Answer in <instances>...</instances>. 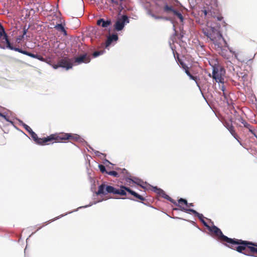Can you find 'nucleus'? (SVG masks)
<instances>
[{"label":"nucleus","mask_w":257,"mask_h":257,"mask_svg":"<svg viewBox=\"0 0 257 257\" xmlns=\"http://www.w3.org/2000/svg\"><path fill=\"white\" fill-rule=\"evenodd\" d=\"M209 23L207 21L206 28L202 29V32L214 45V49L221 56L225 57L227 50L223 48V43L224 45H227V43L222 36L219 28H215L212 26H209Z\"/></svg>","instance_id":"nucleus-1"},{"label":"nucleus","mask_w":257,"mask_h":257,"mask_svg":"<svg viewBox=\"0 0 257 257\" xmlns=\"http://www.w3.org/2000/svg\"><path fill=\"white\" fill-rule=\"evenodd\" d=\"M0 48L4 49H9L12 50H14L32 58H36L42 62H45L49 64V62L41 55L34 54L28 51L23 50L21 49L14 47L11 43L8 38V36L5 32V29L2 24L0 25Z\"/></svg>","instance_id":"nucleus-2"},{"label":"nucleus","mask_w":257,"mask_h":257,"mask_svg":"<svg viewBox=\"0 0 257 257\" xmlns=\"http://www.w3.org/2000/svg\"><path fill=\"white\" fill-rule=\"evenodd\" d=\"M155 4L162 13L170 18L177 17L181 22L183 21V17L177 10L174 0H155Z\"/></svg>","instance_id":"nucleus-3"},{"label":"nucleus","mask_w":257,"mask_h":257,"mask_svg":"<svg viewBox=\"0 0 257 257\" xmlns=\"http://www.w3.org/2000/svg\"><path fill=\"white\" fill-rule=\"evenodd\" d=\"M231 249L247 256H255L257 254V243L234 238Z\"/></svg>","instance_id":"nucleus-4"},{"label":"nucleus","mask_w":257,"mask_h":257,"mask_svg":"<svg viewBox=\"0 0 257 257\" xmlns=\"http://www.w3.org/2000/svg\"><path fill=\"white\" fill-rule=\"evenodd\" d=\"M126 191L128 192L136 198L140 199L141 201H144L145 200L144 197L133 191L129 187H125L124 186H121L119 189H116L112 186L102 184L99 186L97 194L105 195L107 193H112L113 194L125 195Z\"/></svg>","instance_id":"nucleus-5"},{"label":"nucleus","mask_w":257,"mask_h":257,"mask_svg":"<svg viewBox=\"0 0 257 257\" xmlns=\"http://www.w3.org/2000/svg\"><path fill=\"white\" fill-rule=\"evenodd\" d=\"M203 223L211 233L212 235L216 237L220 242L230 248L233 246L232 244L235 238H231L224 235L221 230L215 225L210 226L205 221H203Z\"/></svg>","instance_id":"nucleus-6"},{"label":"nucleus","mask_w":257,"mask_h":257,"mask_svg":"<svg viewBox=\"0 0 257 257\" xmlns=\"http://www.w3.org/2000/svg\"><path fill=\"white\" fill-rule=\"evenodd\" d=\"M80 137L74 134L59 133L53 134V144L54 143L64 142L68 141L70 142H79Z\"/></svg>","instance_id":"nucleus-7"},{"label":"nucleus","mask_w":257,"mask_h":257,"mask_svg":"<svg viewBox=\"0 0 257 257\" xmlns=\"http://www.w3.org/2000/svg\"><path fill=\"white\" fill-rule=\"evenodd\" d=\"M201 16L203 17L207 21L211 18L216 19L217 21H221L223 17L219 14V10L216 8H213L212 6H208L203 8L201 11Z\"/></svg>","instance_id":"nucleus-8"},{"label":"nucleus","mask_w":257,"mask_h":257,"mask_svg":"<svg viewBox=\"0 0 257 257\" xmlns=\"http://www.w3.org/2000/svg\"><path fill=\"white\" fill-rule=\"evenodd\" d=\"M31 136L37 144L44 146L53 144V134L47 137L39 138L35 132L32 131Z\"/></svg>","instance_id":"nucleus-9"},{"label":"nucleus","mask_w":257,"mask_h":257,"mask_svg":"<svg viewBox=\"0 0 257 257\" xmlns=\"http://www.w3.org/2000/svg\"><path fill=\"white\" fill-rule=\"evenodd\" d=\"M224 70L221 67H213L212 71V78L218 83H223V75L224 74Z\"/></svg>","instance_id":"nucleus-10"},{"label":"nucleus","mask_w":257,"mask_h":257,"mask_svg":"<svg viewBox=\"0 0 257 257\" xmlns=\"http://www.w3.org/2000/svg\"><path fill=\"white\" fill-rule=\"evenodd\" d=\"M58 62L60 67L65 68L67 70L71 69L73 66V59L67 57L62 58Z\"/></svg>","instance_id":"nucleus-11"},{"label":"nucleus","mask_w":257,"mask_h":257,"mask_svg":"<svg viewBox=\"0 0 257 257\" xmlns=\"http://www.w3.org/2000/svg\"><path fill=\"white\" fill-rule=\"evenodd\" d=\"M128 23L129 20L128 17L125 15H123L121 18L118 19L116 21L114 28L117 31H121L124 28V24Z\"/></svg>","instance_id":"nucleus-12"},{"label":"nucleus","mask_w":257,"mask_h":257,"mask_svg":"<svg viewBox=\"0 0 257 257\" xmlns=\"http://www.w3.org/2000/svg\"><path fill=\"white\" fill-rule=\"evenodd\" d=\"M90 61V57L86 54H84L75 58L73 60V62L77 64H79L82 63H89Z\"/></svg>","instance_id":"nucleus-13"},{"label":"nucleus","mask_w":257,"mask_h":257,"mask_svg":"<svg viewBox=\"0 0 257 257\" xmlns=\"http://www.w3.org/2000/svg\"><path fill=\"white\" fill-rule=\"evenodd\" d=\"M157 193L160 196L169 200L174 205H177V202L174 199H172L169 195H168L164 191L161 189H157Z\"/></svg>","instance_id":"nucleus-14"},{"label":"nucleus","mask_w":257,"mask_h":257,"mask_svg":"<svg viewBox=\"0 0 257 257\" xmlns=\"http://www.w3.org/2000/svg\"><path fill=\"white\" fill-rule=\"evenodd\" d=\"M181 211L187 212V213H192L195 215H196L198 217V218L201 220V221L203 222V221H204L203 219V215L202 214H200L198 213L196 210L193 209H187L186 208H181Z\"/></svg>","instance_id":"nucleus-15"},{"label":"nucleus","mask_w":257,"mask_h":257,"mask_svg":"<svg viewBox=\"0 0 257 257\" xmlns=\"http://www.w3.org/2000/svg\"><path fill=\"white\" fill-rule=\"evenodd\" d=\"M98 25H101L103 28H107L111 24V20L104 21L103 19H100L97 22Z\"/></svg>","instance_id":"nucleus-16"},{"label":"nucleus","mask_w":257,"mask_h":257,"mask_svg":"<svg viewBox=\"0 0 257 257\" xmlns=\"http://www.w3.org/2000/svg\"><path fill=\"white\" fill-rule=\"evenodd\" d=\"M117 39L118 36L117 34H112L108 36L105 43V47H108L111 44L113 41H116L117 40Z\"/></svg>","instance_id":"nucleus-17"},{"label":"nucleus","mask_w":257,"mask_h":257,"mask_svg":"<svg viewBox=\"0 0 257 257\" xmlns=\"http://www.w3.org/2000/svg\"><path fill=\"white\" fill-rule=\"evenodd\" d=\"M227 130L229 131L232 136L240 143V144H241V142L239 141L240 138L235 133L233 126L232 125L230 127H229V128H228Z\"/></svg>","instance_id":"nucleus-18"},{"label":"nucleus","mask_w":257,"mask_h":257,"mask_svg":"<svg viewBox=\"0 0 257 257\" xmlns=\"http://www.w3.org/2000/svg\"><path fill=\"white\" fill-rule=\"evenodd\" d=\"M188 205V202L187 201L186 199H184L183 198H180L178 200V202L177 203V205H175L176 206H177L178 207H180V210H181V208H184V207H182V205Z\"/></svg>","instance_id":"nucleus-19"},{"label":"nucleus","mask_w":257,"mask_h":257,"mask_svg":"<svg viewBox=\"0 0 257 257\" xmlns=\"http://www.w3.org/2000/svg\"><path fill=\"white\" fill-rule=\"evenodd\" d=\"M54 28L56 29L57 30L63 33L65 35L67 34L66 31L65 30L64 26L61 24L55 25Z\"/></svg>","instance_id":"nucleus-20"},{"label":"nucleus","mask_w":257,"mask_h":257,"mask_svg":"<svg viewBox=\"0 0 257 257\" xmlns=\"http://www.w3.org/2000/svg\"><path fill=\"white\" fill-rule=\"evenodd\" d=\"M238 120L241 122L244 125V126L248 130L250 129L252 126L249 123H248L243 118L240 117L238 118Z\"/></svg>","instance_id":"nucleus-21"},{"label":"nucleus","mask_w":257,"mask_h":257,"mask_svg":"<svg viewBox=\"0 0 257 257\" xmlns=\"http://www.w3.org/2000/svg\"><path fill=\"white\" fill-rule=\"evenodd\" d=\"M185 73H186V74L190 77V79L194 80L196 83H197V85L198 86V78L196 77V76H193L189 72V70L188 69H186V71H185Z\"/></svg>","instance_id":"nucleus-22"},{"label":"nucleus","mask_w":257,"mask_h":257,"mask_svg":"<svg viewBox=\"0 0 257 257\" xmlns=\"http://www.w3.org/2000/svg\"><path fill=\"white\" fill-rule=\"evenodd\" d=\"M125 0H119V10H120V11H122L124 8L125 7V4H124V2H125Z\"/></svg>","instance_id":"nucleus-23"},{"label":"nucleus","mask_w":257,"mask_h":257,"mask_svg":"<svg viewBox=\"0 0 257 257\" xmlns=\"http://www.w3.org/2000/svg\"><path fill=\"white\" fill-rule=\"evenodd\" d=\"M107 174L108 175H109L110 176H112L115 177H119V175L118 173L114 171H108L107 172Z\"/></svg>","instance_id":"nucleus-24"},{"label":"nucleus","mask_w":257,"mask_h":257,"mask_svg":"<svg viewBox=\"0 0 257 257\" xmlns=\"http://www.w3.org/2000/svg\"><path fill=\"white\" fill-rule=\"evenodd\" d=\"M103 52H104L103 50L97 51H95L94 52H93L92 55L94 57H96L102 54L103 53Z\"/></svg>","instance_id":"nucleus-25"},{"label":"nucleus","mask_w":257,"mask_h":257,"mask_svg":"<svg viewBox=\"0 0 257 257\" xmlns=\"http://www.w3.org/2000/svg\"><path fill=\"white\" fill-rule=\"evenodd\" d=\"M98 167H99V169L101 173H106L107 174V172L108 171H107L106 170V169H105V167L104 166H103V165H99Z\"/></svg>","instance_id":"nucleus-26"},{"label":"nucleus","mask_w":257,"mask_h":257,"mask_svg":"<svg viewBox=\"0 0 257 257\" xmlns=\"http://www.w3.org/2000/svg\"><path fill=\"white\" fill-rule=\"evenodd\" d=\"M27 30H25L24 29V31H23V35H22V36H19L17 39V41L19 42L20 41H21L22 40V39L24 37V35H26V33H27Z\"/></svg>","instance_id":"nucleus-27"},{"label":"nucleus","mask_w":257,"mask_h":257,"mask_svg":"<svg viewBox=\"0 0 257 257\" xmlns=\"http://www.w3.org/2000/svg\"><path fill=\"white\" fill-rule=\"evenodd\" d=\"M178 59L182 68L185 70V71L186 69H188V67H187V66L186 65V64L184 63H183L181 60H180L179 58H178Z\"/></svg>","instance_id":"nucleus-28"},{"label":"nucleus","mask_w":257,"mask_h":257,"mask_svg":"<svg viewBox=\"0 0 257 257\" xmlns=\"http://www.w3.org/2000/svg\"><path fill=\"white\" fill-rule=\"evenodd\" d=\"M49 64H50L52 66V67L55 69H57L58 68L60 67L59 66V62H58L57 64H50V61H49Z\"/></svg>","instance_id":"nucleus-29"},{"label":"nucleus","mask_w":257,"mask_h":257,"mask_svg":"<svg viewBox=\"0 0 257 257\" xmlns=\"http://www.w3.org/2000/svg\"><path fill=\"white\" fill-rule=\"evenodd\" d=\"M232 125V123L230 122L225 121L224 123V125L227 129H228V128H229V127H230Z\"/></svg>","instance_id":"nucleus-30"},{"label":"nucleus","mask_w":257,"mask_h":257,"mask_svg":"<svg viewBox=\"0 0 257 257\" xmlns=\"http://www.w3.org/2000/svg\"><path fill=\"white\" fill-rule=\"evenodd\" d=\"M153 18H154L155 19H163H163H165V20H169V19H168V18H167V17H166V18H163V17H161V16H157L154 15H153Z\"/></svg>","instance_id":"nucleus-31"},{"label":"nucleus","mask_w":257,"mask_h":257,"mask_svg":"<svg viewBox=\"0 0 257 257\" xmlns=\"http://www.w3.org/2000/svg\"><path fill=\"white\" fill-rule=\"evenodd\" d=\"M108 1L115 6H119V2L117 1L108 0Z\"/></svg>","instance_id":"nucleus-32"},{"label":"nucleus","mask_w":257,"mask_h":257,"mask_svg":"<svg viewBox=\"0 0 257 257\" xmlns=\"http://www.w3.org/2000/svg\"><path fill=\"white\" fill-rule=\"evenodd\" d=\"M25 128L26 130H27L28 131H29L30 132V130L32 132V130H31V128L27 125H26L25 124Z\"/></svg>","instance_id":"nucleus-33"},{"label":"nucleus","mask_w":257,"mask_h":257,"mask_svg":"<svg viewBox=\"0 0 257 257\" xmlns=\"http://www.w3.org/2000/svg\"><path fill=\"white\" fill-rule=\"evenodd\" d=\"M0 116L4 117L5 119H7L6 116L1 112H0Z\"/></svg>","instance_id":"nucleus-34"},{"label":"nucleus","mask_w":257,"mask_h":257,"mask_svg":"<svg viewBox=\"0 0 257 257\" xmlns=\"http://www.w3.org/2000/svg\"><path fill=\"white\" fill-rule=\"evenodd\" d=\"M193 204L191 203H188V205H186V206L187 207H191V206H193Z\"/></svg>","instance_id":"nucleus-35"},{"label":"nucleus","mask_w":257,"mask_h":257,"mask_svg":"<svg viewBox=\"0 0 257 257\" xmlns=\"http://www.w3.org/2000/svg\"><path fill=\"white\" fill-rule=\"evenodd\" d=\"M128 180H129V181H127V182H131V181H132V179H128Z\"/></svg>","instance_id":"nucleus-36"},{"label":"nucleus","mask_w":257,"mask_h":257,"mask_svg":"<svg viewBox=\"0 0 257 257\" xmlns=\"http://www.w3.org/2000/svg\"><path fill=\"white\" fill-rule=\"evenodd\" d=\"M174 210H178V209L177 208H174Z\"/></svg>","instance_id":"nucleus-37"}]
</instances>
